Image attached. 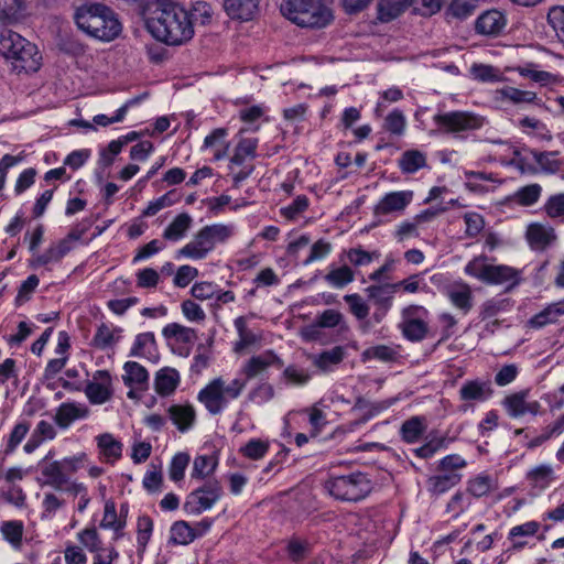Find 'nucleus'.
I'll use <instances>...</instances> for the list:
<instances>
[{
	"mask_svg": "<svg viewBox=\"0 0 564 564\" xmlns=\"http://www.w3.org/2000/svg\"><path fill=\"white\" fill-rule=\"evenodd\" d=\"M145 24L149 32L167 45H182L194 35L189 13L171 0H154L145 10Z\"/></svg>",
	"mask_w": 564,
	"mask_h": 564,
	"instance_id": "obj_1",
	"label": "nucleus"
},
{
	"mask_svg": "<svg viewBox=\"0 0 564 564\" xmlns=\"http://www.w3.org/2000/svg\"><path fill=\"white\" fill-rule=\"evenodd\" d=\"M77 26L89 36L110 42L121 32V23L115 12L102 3H85L74 14Z\"/></svg>",
	"mask_w": 564,
	"mask_h": 564,
	"instance_id": "obj_2",
	"label": "nucleus"
},
{
	"mask_svg": "<svg viewBox=\"0 0 564 564\" xmlns=\"http://www.w3.org/2000/svg\"><path fill=\"white\" fill-rule=\"evenodd\" d=\"M0 54L10 59L18 72L34 73L41 65L36 45L12 30L0 32Z\"/></svg>",
	"mask_w": 564,
	"mask_h": 564,
	"instance_id": "obj_3",
	"label": "nucleus"
},
{
	"mask_svg": "<svg viewBox=\"0 0 564 564\" xmlns=\"http://www.w3.org/2000/svg\"><path fill=\"white\" fill-rule=\"evenodd\" d=\"M281 12L301 28L323 29L334 20L332 9L322 0H285Z\"/></svg>",
	"mask_w": 564,
	"mask_h": 564,
	"instance_id": "obj_4",
	"label": "nucleus"
},
{
	"mask_svg": "<svg viewBox=\"0 0 564 564\" xmlns=\"http://www.w3.org/2000/svg\"><path fill=\"white\" fill-rule=\"evenodd\" d=\"M246 389V380L235 378L229 382L223 377L210 380L197 394V400L212 415L220 414L232 400L238 399Z\"/></svg>",
	"mask_w": 564,
	"mask_h": 564,
	"instance_id": "obj_5",
	"label": "nucleus"
},
{
	"mask_svg": "<svg viewBox=\"0 0 564 564\" xmlns=\"http://www.w3.org/2000/svg\"><path fill=\"white\" fill-rule=\"evenodd\" d=\"M234 235V226L213 224L200 228L178 251V257L191 260L205 259L217 245L225 243Z\"/></svg>",
	"mask_w": 564,
	"mask_h": 564,
	"instance_id": "obj_6",
	"label": "nucleus"
},
{
	"mask_svg": "<svg viewBox=\"0 0 564 564\" xmlns=\"http://www.w3.org/2000/svg\"><path fill=\"white\" fill-rule=\"evenodd\" d=\"M325 490L335 499L356 502L364 499L371 490L370 481L362 473L330 475L324 482Z\"/></svg>",
	"mask_w": 564,
	"mask_h": 564,
	"instance_id": "obj_7",
	"label": "nucleus"
},
{
	"mask_svg": "<svg viewBox=\"0 0 564 564\" xmlns=\"http://www.w3.org/2000/svg\"><path fill=\"white\" fill-rule=\"evenodd\" d=\"M433 121L440 132L452 134L455 138H464L463 133L478 130L485 123L482 117L459 110L437 113L433 117Z\"/></svg>",
	"mask_w": 564,
	"mask_h": 564,
	"instance_id": "obj_8",
	"label": "nucleus"
},
{
	"mask_svg": "<svg viewBox=\"0 0 564 564\" xmlns=\"http://www.w3.org/2000/svg\"><path fill=\"white\" fill-rule=\"evenodd\" d=\"M223 494L220 482L209 478L186 496L183 509L189 516H199L212 509L220 500Z\"/></svg>",
	"mask_w": 564,
	"mask_h": 564,
	"instance_id": "obj_9",
	"label": "nucleus"
},
{
	"mask_svg": "<svg viewBox=\"0 0 564 564\" xmlns=\"http://www.w3.org/2000/svg\"><path fill=\"white\" fill-rule=\"evenodd\" d=\"M37 467L40 476L36 478V482L41 487L47 486L55 490H64L68 484V475L63 470V463L59 460L47 462V457H44L39 462Z\"/></svg>",
	"mask_w": 564,
	"mask_h": 564,
	"instance_id": "obj_10",
	"label": "nucleus"
},
{
	"mask_svg": "<svg viewBox=\"0 0 564 564\" xmlns=\"http://www.w3.org/2000/svg\"><path fill=\"white\" fill-rule=\"evenodd\" d=\"M444 0H390V20L400 15L405 9L422 17H432L441 11Z\"/></svg>",
	"mask_w": 564,
	"mask_h": 564,
	"instance_id": "obj_11",
	"label": "nucleus"
},
{
	"mask_svg": "<svg viewBox=\"0 0 564 564\" xmlns=\"http://www.w3.org/2000/svg\"><path fill=\"white\" fill-rule=\"evenodd\" d=\"M283 365L282 359L273 350H265L260 355L249 358L242 366L240 372L246 377L243 380H246L247 383L248 380L262 375L269 367L281 369Z\"/></svg>",
	"mask_w": 564,
	"mask_h": 564,
	"instance_id": "obj_12",
	"label": "nucleus"
},
{
	"mask_svg": "<svg viewBox=\"0 0 564 564\" xmlns=\"http://www.w3.org/2000/svg\"><path fill=\"white\" fill-rule=\"evenodd\" d=\"M528 395L529 391L522 390L511 393L503 399L502 405L505 406L509 416L520 417L525 414L536 415L540 413V402L536 400L528 401Z\"/></svg>",
	"mask_w": 564,
	"mask_h": 564,
	"instance_id": "obj_13",
	"label": "nucleus"
},
{
	"mask_svg": "<svg viewBox=\"0 0 564 564\" xmlns=\"http://www.w3.org/2000/svg\"><path fill=\"white\" fill-rule=\"evenodd\" d=\"M85 394L93 404H102L111 398V377L106 370H98L85 388Z\"/></svg>",
	"mask_w": 564,
	"mask_h": 564,
	"instance_id": "obj_14",
	"label": "nucleus"
},
{
	"mask_svg": "<svg viewBox=\"0 0 564 564\" xmlns=\"http://www.w3.org/2000/svg\"><path fill=\"white\" fill-rule=\"evenodd\" d=\"M525 237L530 247L534 250H545L557 240L555 229L541 223L530 224Z\"/></svg>",
	"mask_w": 564,
	"mask_h": 564,
	"instance_id": "obj_15",
	"label": "nucleus"
},
{
	"mask_svg": "<svg viewBox=\"0 0 564 564\" xmlns=\"http://www.w3.org/2000/svg\"><path fill=\"white\" fill-rule=\"evenodd\" d=\"M520 271L507 264H490L486 278V284L506 285L510 290L519 284Z\"/></svg>",
	"mask_w": 564,
	"mask_h": 564,
	"instance_id": "obj_16",
	"label": "nucleus"
},
{
	"mask_svg": "<svg viewBox=\"0 0 564 564\" xmlns=\"http://www.w3.org/2000/svg\"><path fill=\"white\" fill-rule=\"evenodd\" d=\"M458 393L464 402H485L492 395L494 390L490 381L475 379L465 381Z\"/></svg>",
	"mask_w": 564,
	"mask_h": 564,
	"instance_id": "obj_17",
	"label": "nucleus"
},
{
	"mask_svg": "<svg viewBox=\"0 0 564 564\" xmlns=\"http://www.w3.org/2000/svg\"><path fill=\"white\" fill-rule=\"evenodd\" d=\"M89 414L88 408L83 403L64 402L55 413L54 421L61 429H68L73 422L86 419Z\"/></svg>",
	"mask_w": 564,
	"mask_h": 564,
	"instance_id": "obj_18",
	"label": "nucleus"
},
{
	"mask_svg": "<svg viewBox=\"0 0 564 564\" xmlns=\"http://www.w3.org/2000/svg\"><path fill=\"white\" fill-rule=\"evenodd\" d=\"M122 328L113 324L101 323L90 341L99 350L113 348L121 339Z\"/></svg>",
	"mask_w": 564,
	"mask_h": 564,
	"instance_id": "obj_19",
	"label": "nucleus"
},
{
	"mask_svg": "<svg viewBox=\"0 0 564 564\" xmlns=\"http://www.w3.org/2000/svg\"><path fill=\"white\" fill-rule=\"evenodd\" d=\"M506 26V18L498 10H489L479 15L475 23L477 33L484 35L499 34Z\"/></svg>",
	"mask_w": 564,
	"mask_h": 564,
	"instance_id": "obj_20",
	"label": "nucleus"
},
{
	"mask_svg": "<svg viewBox=\"0 0 564 564\" xmlns=\"http://www.w3.org/2000/svg\"><path fill=\"white\" fill-rule=\"evenodd\" d=\"M99 458L109 464L116 463L122 455V443L110 433L96 436Z\"/></svg>",
	"mask_w": 564,
	"mask_h": 564,
	"instance_id": "obj_21",
	"label": "nucleus"
},
{
	"mask_svg": "<svg viewBox=\"0 0 564 564\" xmlns=\"http://www.w3.org/2000/svg\"><path fill=\"white\" fill-rule=\"evenodd\" d=\"M260 0H225L226 13L232 20L250 21L258 12Z\"/></svg>",
	"mask_w": 564,
	"mask_h": 564,
	"instance_id": "obj_22",
	"label": "nucleus"
},
{
	"mask_svg": "<svg viewBox=\"0 0 564 564\" xmlns=\"http://www.w3.org/2000/svg\"><path fill=\"white\" fill-rule=\"evenodd\" d=\"M124 375L122 380L129 388H135L145 391L149 388V372L137 361H127L123 365Z\"/></svg>",
	"mask_w": 564,
	"mask_h": 564,
	"instance_id": "obj_23",
	"label": "nucleus"
},
{
	"mask_svg": "<svg viewBox=\"0 0 564 564\" xmlns=\"http://www.w3.org/2000/svg\"><path fill=\"white\" fill-rule=\"evenodd\" d=\"M525 479L531 488L540 491L545 490L555 480V473L550 464H540L528 470Z\"/></svg>",
	"mask_w": 564,
	"mask_h": 564,
	"instance_id": "obj_24",
	"label": "nucleus"
},
{
	"mask_svg": "<svg viewBox=\"0 0 564 564\" xmlns=\"http://www.w3.org/2000/svg\"><path fill=\"white\" fill-rule=\"evenodd\" d=\"M180 373L174 368L164 367L156 371L154 377V390L161 397H169L174 393L180 384Z\"/></svg>",
	"mask_w": 564,
	"mask_h": 564,
	"instance_id": "obj_25",
	"label": "nucleus"
},
{
	"mask_svg": "<svg viewBox=\"0 0 564 564\" xmlns=\"http://www.w3.org/2000/svg\"><path fill=\"white\" fill-rule=\"evenodd\" d=\"M167 413L180 432L188 431L195 423L196 412L192 404L171 405Z\"/></svg>",
	"mask_w": 564,
	"mask_h": 564,
	"instance_id": "obj_26",
	"label": "nucleus"
},
{
	"mask_svg": "<svg viewBox=\"0 0 564 564\" xmlns=\"http://www.w3.org/2000/svg\"><path fill=\"white\" fill-rule=\"evenodd\" d=\"M462 474L459 473H442L429 477L426 481L427 491L432 496H441L462 481Z\"/></svg>",
	"mask_w": 564,
	"mask_h": 564,
	"instance_id": "obj_27",
	"label": "nucleus"
},
{
	"mask_svg": "<svg viewBox=\"0 0 564 564\" xmlns=\"http://www.w3.org/2000/svg\"><path fill=\"white\" fill-rule=\"evenodd\" d=\"M528 153L531 155L535 163L538 174H555L562 167V161L557 159V151H536L529 150Z\"/></svg>",
	"mask_w": 564,
	"mask_h": 564,
	"instance_id": "obj_28",
	"label": "nucleus"
},
{
	"mask_svg": "<svg viewBox=\"0 0 564 564\" xmlns=\"http://www.w3.org/2000/svg\"><path fill=\"white\" fill-rule=\"evenodd\" d=\"M540 522L534 520L512 527L508 533V540L512 542L511 550H522L527 545L524 539L534 536L540 531Z\"/></svg>",
	"mask_w": 564,
	"mask_h": 564,
	"instance_id": "obj_29",
	"label": "nucleus"
},
{
	"mask_svg": "<svg viewBox=\"0 0 564 564\" xmlns=\"http://www.w3.org/2000/svg\"><path fill=\"white\" fill-rule=\"evenodd\" d=\"M355 280V272L347 265L328 267V272L324 275V281L333 289H344Z\"/></svg>",
	"mask_w": 564,
	"mask_h": 564,
	"instance_id": "obj_30",
	"label": "nucleus"
},
{
	"mask_svg": "<svg viewBox=\"0 0 564 564\" xmlns=\"http://www.w3.org/2000/svg\"><path fill=\"white\" fill-rule=\"evenodd\" d=\"M446 294L451 303L463 314H467L473 308V293L468 284L453 285Z\"/></svg>",
	"mask_w": 564,
	"mask_h": 564,
	"instance_id": "obj_31",
	"label": "nucleus"
},
{
	"mask_svg": "<svg viewBox=\"0 0 564 564\" xmlns=\"http://www.w3.org/2000/svg\"><path fill=\"white\" fill-rule=\"evenodd\" d=\"M257 138H240L234 149L230 163L234 165L242 166L248 160H254L257 158Z\"/></svg>",
	"mask_w": 564,
	"mask_h": 564,
	"instance_id": "obj_32",
	"label": "nucleus"
},
{
	"mask_svg": "<svg viewBox=\"0 0 564 564\" xmlns=\"http://www.w3.org/2000/svg\"><path fill=\"white\" fill-rule=\"evenodd\" d=\"M481 0H451L445 17L448 21H464L471 17L478 8Z\"/></svg>",
	"mask_w": 564,
	"mask_h": 564,
	"instance_id": "obj_33",
	"label": "nucleus"
},
{
	"mask_svg": "<svg viewBox=\"0 0 564 564\" xmlns=\"http://www.w3.org/2000/svg\"><path fill=\"white\" fill-rule=\"evenodd\" d=\"M562 315H564V300L547 305L543 311L532 316L529 325L532 328H542L556 323Z\"/></svg>",
	"mask_w": 564,
	"mask_h": 564,
	"instance_id": "obj_34",
	"label": "nucleus"
},
{
	"mask_svg": "<svg viewBox=\"0 0 564 564\" xmlns=\"http://www.w3.org/2000/svg\"><path fill=\"white\" fill-rule=\"evenodd\" d=\"M2 539L14 550H21L24 535V523L21 520H7L0 523Z\"/></svg>",
	"mask_w": 564,
	"mask_h": 564,
	"instance_id": "obj_35",
	"label": "nucleus"
},
{
	"mask_svg": "<svg viewBox=\"0 0 564 564\" xmlns=\"http://www.w3.org/2000/svg\"><path fill=\"white\" fill-rule=\"evenodd\" d=\"M498 488L494 477L487 474H479L467 481L466 490L475 498H481Z\"/></svg>",
	"mask_w": 564,
	"mask_h": 564,
	"instance_id": "obj_36",
	"label": "nucleus"
},
{
	"mask_svg": "<svg viewBox=\"0 0 564 564\" xmlns=\"http://www.w3.org/2000/svg\"><path fill=\"white\" fill-rule=\"evenodd\" d=\"M193 218L187 213L178 214L164 229L163 238L169 241H178L185 237L191 228Z\"/></svg>",
	"mask_w": 564,
	"mask_h": 564,
	"instance_id": "obj_37",
	"label": "nucleus"
},
{
	"mask_svg": "<svg viewBox=\"0 0 564 564\" xmlns=\"http://www.w3.org/2000/svg\"><path fill=\"white\" fill-rule=\"evenodd\" d=\"M99 527L102 529L113 530V541L119 540L123 535L122 530L126 527V519L118 517L113 502H106L104 517Z\"/></svg>",
	"mask_w": 564,
	"mask_h": 564,
	"instance_id": "obj_38",
	"label": "nucleus"
},
{
	"mask_svg": "<svg viewBox=\"0 0 564 564\" xmlns=\"http://www.w3.org/2000/svg\"><path fill=\"white\" fill-rule=\"evenodd\" d=\"M25 3L23 0H0V22L11 24L23 17Z\"/></svg>",
	"mask_w": 564,
	"mask_h": 564,
	"instance_id": "obj_39",
	"label": "nucleus"
},
{
	"mask_svg": "<svg viewBox=\"0 0 564 564\" xmlns=\"http://www.w3.org/2000/svg\"><path fill=\"white\" fill-rule=\"evenodd\" d=\"M344 356V349L339 346H336L315 356L313 364L323 372H327L333 370L335 366L339 365L343 361Z\"/></svg>",
	"mask_w": 564,
	"mask_h": 564,
	"instance_id": "obj_40",
	"label": "nucleus"
},
{
	"mask_svg": "<svg viewBox=\"0 0 564 564\" xmlns=\"http://www.w3.org/2000/svg\"><path fill=\"white\" fill-rule=\"evenodd\" d=\"M31 424L28 421L18 422L8 435L2 449L3 456H9L15 452L30 431Z\"/></svg>",
	"mask_w": 564,
	"mask_h": 564,
	"instance_id": "obj_41",
	"label": "nucleus"
},
{
	"mask_svg": "<svg viewBox=\"0 0 564 564\" xmlns=\"http://www.w3.org/2000/svg\"><path fill=\"white\" fill-rule=\"evenodd\" d=\"M218 460L210 455H198L195 457L191 471L192 479H205L210 476L217 468Z\"/></svg>",
	"mask_w": 564,
	"mask_h": 564,
	"instance_id": "obj_42",
	"label": "nucleus"
},
{
	"mask_svg": "<svg viewBox=\"0 0 564 564\" xmlns=\"http://www.w3.org/2000/svg\"><path fill=\"white\" fill-rule=\"evenodd\" d=\"M401 329L408 339L419 341L425 337L427 324L421 317L405 316Z\"/></svg>",
	"mask_w": 564,
	"mask_h": 564,
	"instance_id": "obj_43",
	"label": "nucleus"
},
{
	"mask_svg": "<svg viewBox=\"0 0 564 564\" xmlns=\"http://www.w3.org/2000/svg\"><path fill=\"white\" fill-rule=\"evenodd\" d=\"M162 335L166 339L174 338L182 344H193L196 340V332L193 328L183 326L178 323H170L162 329Z\"/></svg>",
	"mask_w": 564,
	"mask_h": 564,
	"instance_id": "obj_44",
	"label": "nucleus"
},
{
	"mask_svg": "<svg viewBox=\"0 0 564 564\" xmlns=\"http://www.w3.org/2000/svg\"><path fill=\"white\" fill-rule=\"evenodd\" d=\"M542 195V186L538 183L518 188L513 194V200L523 207H529L539 202Z\"/></svg>",
	"mask_w": 564,
	"mask_h": 564,
	"instance_id": "obj_45",
	"label": "nucleus"
},
{
	"mask_svg": "<svg viewBox=\"0 0 564 564\" xmlns=\"http://www.w3.org/2000/svg\"><path fill=\"white\" fill-rule=\"evenodd\" d=\"M542 210L550 219L564 223V192L550 195Z\"/></svg>",
	"mask_w": 564,
	"mask_h": 564,
	"instance_id": "obj_46",
	"label": "nucleus"
},
{
	"mask_svg": "<svg viewBox=\"0 0 564 564\" xmlns=\"http://www.w3.org/2000/svg\"><path fill=\"white\" fill-rule=\"evenodd\" d=\"M194 540L195 534L188 522L180 520L172 524L170 530V542L173 544L187 545Z\"/></svg>",
	"mask_w": 564,
	"mask_h": 564,
	"instance_id": "obj_47",
	"label": "nucleus"
},
{
	"mask_svg": "<svg viewBox=\"0 0 564 564\" xmlns=\"http://www.w3.org/2000/svg\"><path fill=\"white\" fill-rule=\"evenodd\" d=\"M469 72L471 77L480 83H499L503 80L500 70L491 65L473 64Z\"/></svg>",
	"mask_w": 564,
	"mask_h": 564,
	"instance_id": "obj_48",
	"label": "nucleus"
},
{
	"mask_svg": "<svg viewBox=\"0 0 564 564\" xmlns=\"http://www.w3.org/2000/svg\"><path fill=\"white\" fill-rule=\"evenodd\" d=\"M425 164V154L419 150L405 151L399 160V166L404 173H414L424 167Z\"/></svg>",
	"mask_w": 564,
	"mask_h": 564,
	"instance_id": "obj_49",
	"label": "nucleus"
},
{
	"mask_svg": "<svg viewBox=\"0 0 564 564\" xmlns=\"http://www.w3.org/2000/svg\"><path fill=\"white\" fill-rule=\"evenodd\" d=\"M155 347V337L151 332L141 333L135 336L134 343L130 350L131 357H147L152 354Z\"/></svg>",
	"mask_w": 564,
	"mask_h": 564,
	"instance_id": "obj_50",
	"label": "nucleus"
},
{
	"mask_svg": "<svg viewBox=\"0 0 564 564\" xmlns=\"http://www.w3.org/2000/svg\"><path fill=\"white\" fill-rule=\"evenodd\" d=\"M282 378L286 384L303 387L308 383L312 376L308 370L296 365H290L283 370Z\"/></svg>",
	"mask_w": 564,
	"mask_h": 564,
	"instance_id": "obj_51",
	"label": "nucleus"
},
{
	"mask_svg": "<svg viewBox=\"0 0 564 564\" xmlns=\"http://www.w3.org/2000/svg\"><path fill=\"white\" fill-rule=\"evenodd\" d=\"M315 325L321 328L339 327L340 330H346L348 328L343 314L333 308L325 310L321 313L316 318Z\"/></svg>",
	"mask_w": 564,
	"mask_h": 564,
	"instance_id": "obj_52",
	"label": "nucleus"
},
{
	"mask_svg": "<svg viewBox=\"0 0 564 564\" xmlns=\"http://www.w3.org/2000/svg\"><path fill=\"white\" fill-rule=\"evenodd\" d=\"M308 207V197L306 195H297L292 203L280 209V214L288 220H296Z\"/></svg>",
	"mask_w": 564,
	"mask_h": 564,
	"instance_id": "obj_53",
	"label": "nucleus"
},
{
	"mask_svg": "<svg viewBox=\"0 0 564 564\" xmlns=\"http://www.w3.org/2000/svg\"><path fill=\"white\" fill-rule=\"evenodd\" d=\"M189 460V455L184 452H180L172 457L169 466V477L172 481L177 482L184 478Z\"/></svg>",
	"mask_w": 564,
	"mask_h": 564,
	"instance_id": "obj_54",
	"label": "nucleus"
},
{
	"mask_svg": "<svg viewBox=\"0 0 564 564\" xmlns=\"http://www.w3.org/2000/svg\"><path fill=\"white\" fill-rule=\"evenodd\" d=\"M471 505L470 498L463 491H456L448 500L445 511L452 514L453 519H457Z\"/></svg>",
	"mask_w": 564,
	"mask_h": 564,
	"instance_id": "obj_55",
	"label": "nucleus"
},
{
	"mask_svg": "<svg viewBox=\"0 0 564 564\" xmlns=\"http://www.w3.org/2000/svg\"><path fill=\"white\" fill-rule=\"evenodd\" d=\"M501 96L511 102L518 104H534L538 100L535 93L530 90H521L511 86L503 87L500 90Z\"/></svg>",
	"mask_w": 564,
	"mask_h": 564,
	"instance_id": "obj_56",
	"label": "nucleus"
},
{
	"mask_svg": "<svg viewBox=\"0 0 564 564\" xmlns=\"http://www.w3.org/2000/svg\"><path fill=\"white\" fill-rule=\"evenodd\" d=\"M333 251V245L326 239H318L310 249L307 258L303 261L304 265H310L313 262L324 260Z\"/></svg>",
	"mask_w": 564,
	"mask_h": 564,
	"instance_id": "obj_57",
	"label": "nucleus"
},
{
	"mask_svg": "<svg viewBox=\"0 0 564 564\" xmlns=\"http://www.w3.org/2000/svg\"><path fill=\"white\" fill-rule=\"evenodd\" d=\"M269 451V443L260 438H251L240 448V453L253 460L261 459Z\"/></svg>",
	"mask_w": 564,
	"mask_h": 564,
	"instance_id": "obj_58",
	"label": "nucleus"
},
{
	"mask_svg": "<svg viewBox=\"0 0 564 564\" xmlns=\"http://www.w3.org/2000/svg\"><path fill=\"white\" fill-rule=\"evenodd\" d=\"M78 542L88 552L93 553L99 550L102 544L101 538L96 528H85L77 533Z\"/></svg>",
	"mask_w": 564,
	"mask_h": 564,
	"instance_id": "obj_59",
	"label": "nucleus"
},
{
	"mask_svg": "<svg viewBox=\"0 0 564 564\" xmlns=\"http://www.w3.org/2000/svg\"><path fill=\"white\" fill-rule=\"evenodd\" d=\"M510 302L508 299H489L481 305L480 317L488 319L497 316L500 312L508 310Z\"/></svg>",
	"mask_w": 564,
	"mask_h": 564,
	"instance_id": "obj_60",
	"label": "nucleus"
},
{
	"mask_svg": "<svg viewBox=\"0 0 564 564\" xmlns=\"http://www.w3.org/2000/svg\"><path fill=\"white\" fill-rule=\"evenodd\" d=\"M486 259L484 256L475 257L466 264L465 273L485 283L490 265L486 263Z\"/></svg>",
	"mask_w": 564,
	"mask_h": 564,
	"instance_id": "obj_61",
	"label": "nucleus"
},
{
	"mask_svg": "<svg viewBox=\"0 0 564 564\" xmlns=\"http://www.w3.org/2000/svg\"><path fill=\"white\" fill-rule=\"evenodd\" d=\"M273 386L269 382H261L249 392L248 400L256 404H263L273 399Z\"/></svg>",
	"mask_w": 564,
	"mask_h": 564,
	"instance_id": "obj_62",
	"label": "nucleus"
},
{
	"mask_svg": "<svg viewBox=\"0 0 564 564\" xmlns=\"http://www.w3.org/2000/svg\"><path fill=\"white\" fill-rule=\"evenodd\" d=\"M344 301L349 305L350 313L358 319H365L368 316L369 306L359 294H346Z\"/></svg>",
	"mask_w": 564,
	"mask_h": 564,
	"instance_id": "obj_63",
	"label": "nucleus"
},
{
	"mask_svg": "<svg viewBox=\"0 0 564 564\" xmlns=\"http://www.w3.org/2000/svg\"><path fill=\"white\" fill-rule=\"evenodd\" d=\"M547 21L555 31L557 39L564 44V7L552 8L547 14Z\"/></svg>",
	"mask_w": 564,
	"mask_h": 564,
	"instance_id": "obj_64",
	"label": "nucleus"
}]
</instances>
